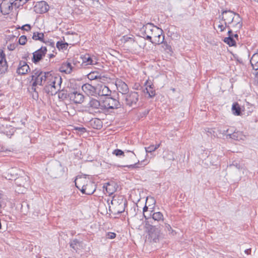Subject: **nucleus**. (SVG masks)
Masks as SVG:
<instances>
[{"mask_svg": "<svg viewBox=\"0 0 258 258\" xmlns=\"http://www.w3.org/2000/svg\"><path fill=\"white\" fill-rule=\"evenodd\" d=\"M142 37L153 44H160L163 42V30L152 23H148L141 28Z\"/></svg>", "mask_w": 258, "mask_h": 258, "instance_id": "nucleus-1", "label": "nucleus"}, {"mask_svg": "<svg viewBox=\"0 0 258 258\" xmlns=\"http://www.w3.org/2000/svg\"><path fill=\"white\" fill-rule=\"evenodd\" d=\"M75 182L76 186L83 194L91 195L96 190V185L95 182L87 179L86 178L77 177Z\"/></svg>", "mask_w": 258, "mask_h": 258, "instance_id": "nucleus-2", "label": "nucleus"}, {"mask_svg": "<svg viewBox=\"0 0 258 258\" xmlns=\"http://www.w3.org/2000/svg\"><path fill=\"white\" fill-rule=\"evenodd\" d=\"M125 104L130 107L135 108L139 101V95L138 92L131 91L123 96Z\"/></svg>", "mask_w": 258, "mask_h": 258, "instance_id": "nucleus-3", "label": "nucleus"}, {"mask_svg": "<svg viewBox=\"0 0 258 258\" xmlns=\"http://www.w3.org/2000/svg\"><path fill=\"white\" fill-rule=\"evenodd\" d=\"M145 220L150 224H154L155 221L160 223H164V216L160 212H154L153 210L150 211L149 215H144Z\"/></svg>", "mask_w": 258, "mask_h": 258, "instance_id": "nucleus-4", "label": "nucleus"}, {"mask_svg": "<svg viewBox=\"0 0 258 258\" xmlns=\"http://www.w3.org/2000/svg\"><path fill=\"white\" fill-rule=\"evenodd\" d=\"M120 104L118 100L111 97H106L101 106V109L108 110L109 109H117Z\"/></svg>", "mask_w": 258, "mask_h": 258, "instance_id": "nucleus-5", "label": "nucleus"}, {"mask_svg": "<svg viewBox=\"0 0 258 258\" xmlns=\"http://www.w3.org/2000/svg\"><path fill=\"white\" fill-rule=\"evenodd\" d=\"M47 49L46 46H41L39 49L34 51L32 54V62L35 64H37L45 56Z\"/></svg>", "mask_w": 258, "mask_h": 258, "instance_id": "nucleus-6", "label": "nucleus"}, {"mask_svg": "<svg viewBox=\"0 0 258 258\" xmlns=\"http://www.w3.org/2000/svg\"><path fill=\"white\" fill-rule=\"evenodd\" d=\"M150 226L151 227L146 228L148 230L149 238H150L153 242L156 243L159 241L162 229H159V227L155 228V226L150 225Z\"/></svg>", "mask_w": 258, "mask_h": 258, "instance_id": "nucleus-7", "label": "nucleus"}, {"mask_svg": "<svg viewBox=\"0 0 258 258\" xmlns=\"http://www.w3.org/2000/svg\"><path fill=\"white\" fill-rule=\"evenodd\" d=\"M13 0H4L0 4V10L3 15H6L10 14L13 9Z\"/></svg>", "mask_w": 258, "mask_h": 258, "instance_id": "nucleus-8", "label": "nucleus"}, {"mask_svg": "<svg viewBox=\"0 0 258 258\" xmlns=\"http://www.w3.org/2000/svg\"><path fill=\"white\" fill-rule=\"evenodd\" d=\"M234 12L229 10L222 11L221 14L219 16V19L224 22H228V24H231L234 21L233 17Z\"/></svg>", "mask_w": 258, "mask_h": 258, "instance_id": "nucleus-9", "label": "nucleus"}, {"mask_svg": "<svg viewBox=\"0 0 258 258\" xmlns=\"http://www.w3.org/2000/svg\"><path fill=\"white\" fill-rule=\"evenodd\" d=\"M48 79L47 84L50 85L55 90L57 86L60 87L62 83L61 77L59 75L52 76L50 74V76Z\"/></svg>", "mask_w": 258, "mask_h": 258, "instance_id": "nucleus-10", "label": "nucleus"}, {"mask_svg": "<svg viewBox=\"0 0 258 258\" xmlns=\"http://www.w3.org/2000/svg\"><path fill=\"white\" fill-rule=\"evenodd\" d=\"M69 99L75 104H81L84 101V96L77 90H74L70 92Z\"/></svg>", "mask_w": 258, "mask_h": 258, "instance_id": "nucleus-11", "label": "nucleus"}, {"mask_svg": "<svg viewBox=\"0 0 258 258\" xmlns=\"http://www.w3.org/2000/svg\"><path fill=\"white\" fill-rule=\"evenodd\" d=\"M49 174L53 178H57L61 173V165L60 163H56L51 164L49 167Z\"/></svg>", "mask_w": 258, "mask_h": 258, "instance_id": "nucleus-12", "label": "nucleus"}, {"mask_svg": "<svg viewBox=\"0 0 258 258\" xmlns=\"http://www.w3.org/2000/svg\"><path fill=\"white\" fill-rule=\"evenodd\" d=\"M49 8L48 5L44 1L37 2L34 7V11L38 14L45 13L48 11Z\"/></svg>", "mask_w": 258, "mask_h": 258, "instance_id": "nucleus-13", "label": "nucleus"}, {"mask_svg": "<svg viewBox=\"0 0 258 258\" xmlns=\"http://www.w3.org/2000/svg\"><path fill=\"white\" fill-rule=\"evenodd\" d=\"M144 86L146 87L143 90L144 93H147L149 98H153L156 95V91L153 83L151 81L147 80Z\"/></svg>", "mask_w": 258, "mask_h": 258, "instance_id": "nucleus-14", "label": "nucleus"}, {"mask_svg": "<svg viewBox=\"0 0 258 258\" xmlns=\"http://www.w3.org/2000/svg\"><path fill=\"white\" fill-rule=\"evenodd\" d=\"M115 85L118 91L124 95L128 93L129 88L127 84L120 79H116Z\"/></svg>", "mask_w": 258, "mask_h": 258, "instance_id": "nucleus-15", "label": "nucleus"}, {"mask_svg": "<svg viewBox=\"0 0 258 258\" xmlns=\"http://www.w3.org/2000/svg\"><path fill=\"white\" fill-rule=\"evenodd\" d=\"M113 154L115 155L116 156H123L131 159H135L136 157L135 154L133 151L129 150H125V152L120 149H115L113 152Z\"/></svg>", "mask_w": 258, "mask_h": 258, "instance_id": "nucleus-16", "label": "nucleus"}, {"mask_svg": "<svg viewBox=\"0 0 258 258\" xmlns=\"http://www.w3.org/2000/svg\"><path fill=\"white\" fill-rule=\"evenodd\" d=\"M30 71V68L27 62L21 60L19 62V66L17 69V73L19 75H24Z\"/></svg>", "mask_w": 258, "mask_h": 258, "instance_id": "nucleus-17", "label": "nucleus"}, {"mask_svg": "<svg viewBox=\"0 0 258 258\" xmlns=\"http://www.w3.org/2000/svg\"><path fill=\"white\" fill-rule=\"evenodd\" d=\"M8 70L7 62L6 59V54L4 50L0 49V72L5 73Z\"/></svg>", "mask_w": 258, "mask_h": 258, "instance_id": "nucleus-18", "label": "nucleus"}, {"mask_svg": "<svg viewBox=\"0 0 258 258\" xmlns=\"http://www.w3.org/2000/svg\"><path fill=\"white\" fill-rule=\"evenodd\" d=\"M120 204L116 205L115 207V214H120L125 211V206L127 205V201L122 197H120Z\"/></svg>", "mask_w": 258, "mask_h": 258, "instance_id": "nucleus-19", "label": "nucleus"}, {"mask_svg": "<svg viewBox=\"0 0 258 258\" xmlns=\"http://www.w3.org/2000/svg\"><path fill=\"white\" fill-rule=\"evenodd\" d=\"M252 69L255 71V76L258 78V53H254L250 60Z\"/></svg>", "mask_w": 258, "mask_h": 258, "instance_id": "nucleus-20", "label": "nucleus"}, {"mask_svg": "<svg viewBox=\"0 0 258 258\" xmlns=\"http://www.w3.org/2000/svg\"><path fill=\"white\" fill-rule=\"evenodd\" d=\"M82 62L81 64L82 67L85 68L89 64L93 65L96 63V61L93 60L89 54H87L83 57H81Z\"/></svg>", "mask_w": 258, "mask_h": 258, "instance_id": "nucleus-21", "label": "nucleus"}, {"mask_svg": "<svg viewBox=\"0 0 258 258\" xmlns=\"http://www.w3.org/2000/svg\"><path fill=\"white\" fill-rule=\"evenodd\" d=\"M69 244L70 247L77 252L78 250L82 248L83 243V241H80L77 239H74L71 240Z\"/></svg>", "mask_w": 258, "mask_h": 258, "instance_id": "nucleus-22", "label": "nucleus"}, {"mask_svg": "<svg viewBox=\"0 0 258 258\" xmlns=\"http://www.w3.org/2000/svg\"><path fill=\"white\" fill-rule=\"evenodd\" d=\"M73 67L71 63L69 62H63L59 68V71L61 72L69 74L72 73L73 71Z\"/></svg>", "mask_w": 258, "mask_h": 258, "instance_id": "nucleus-23", "label": "nucleus"}, {"mask_svg": "<svg viewBox=\"0 0 258 258\" xmlns=\"http://www.w3.org/2000/svg\"><path fill=\"white\" fill-rule=\"evenodd\" d=\"M227 136H229V138L236 141L243 140L245 138V136L240 131H235L232 134H228Z\"/></svg>", "mask_w": 258, "mask_h": 258, "instance_id": "nucleus-24", "label": "nucleus"}, {"mask_svg": "<svg viewBox=\"0 0 258 258\" xmlns=\"http://www.w3.org/2000/svg\"><path fill=\"white\" fill-rule=\"evenodd\" d=\"M82 89L86 93L91 95H93L96 91L95 87L89 83L84 84L82 87Z\"/></svg>", "mask_w": 258, "mask_h": 258, "instance_id": "nucleus-25", "label": "nucleus"}, {"mask_svg": "<svg viewBox=\"0 0 258 258\" xmlns=\"http://www.w3.org/2000/svg\"><path fill=\"white\" fill-rule=\"evenodd\" d=\"M6 178L9 180H15L16 183H17L18 185L20 186L22 185V184L19 183V180L22 179V177L17 178V174L12 173V170H9L7 173V175L6 176Z\"/></svg>", "mask_w": 258, "mask_h": 258, "instance_id": "nucleus-26", "label": "nucleus"}, {"mask_svg": "<svg viewBox=\"0 0 258 258\" xmlns=\"http://www.w3.org/2000/svg\"><path fill=\"white\" fill-rule=\"evenodd\" d=\"M50 76V73L49 72H44L43 75L36 79V80L38 82L39 85H43L45 82L48 81Z\"/></svg>", "mask_w": 258, "mask_h": 258, "instance_id": "nucleus-27", "label": "nucleus"}, {"mask_svg": "<svg viewBox=\"0 0 258 258\" xmlns=\"http://www.w3.org/2000/svg\"><path fill=\"white\" fill-rule=\"evenodd\" d=\"M90 123L93 128L99 130L102 127V122L101 119L95 118L90 120Z\"/></svg>", "mask_w": 258, "mask_h": 258, "instance_id": "nucleus-28", "label": "nucleus"}, {"mask_svg": "<svg viewBox=\"0 0 258 258\" xmlns=\"http://www.w3.org/2000/svg\"><path fill=\"white\" fill-rule=\"evenodd\" d=\"M111 93V91L109 89V87L105 85H103L100 87L98 94L100 96H109L110 95Z\"/></svg>", "mask_w": 258, "mask_h": 258, "instance_id": "nucleus-29", "label": "nucleus"}, {"mask_svg": "<svg viewBox=\"0 0 258 258\" xmlns=\"http://www.w3.org/2000/svg\"><path fill=\"white\" fill-rule=\"evenodd\" d=\"M161 40H163V42L160 43L162 44V47L165 51L171 55L173 53V50L171 46L166 41H164V35L162 36V38Z\"/></svg>", "mask_w": 258, "mask_h": 258, "instance_id": "nucleus-30", "label": "nucleus"}, {"mask_svg": "<svg viewBox=\"0 0 258 258\" xmlns=\"http://www.w3.org/2000/svg\"><path fill=\"white\" fill-rule=\"evenodd\" d=\"M102 103H100V101L94 98H91L89 101V106L94 109H101V106Z\"/></svg>", "mask_w": 258, "mask_h": 258, "instance_id": "nucleus-31", "label": "nucleus"}, {"mask_svg": "<svg viewBox=\"0 0 258 258\" xmlns=\"http://www.w3.org/2000/svg\"><path fill=\"white\" fill-rule=\"evenodd\" d=\"M44 34L42 32H34L32 36V39L35 41L39 40L41 42H44Z\"/></svg>", "mask_w": 258, "mask_h": 258, "instance_id": "nucleus-32", "label": "nucleus"}, {"mask_svg": "<svg viewBox=\"0 0 258 258\" xmlns=\"http://www.w3.org/2000/svg\"><path fill=\"white\" fill-rule=\"evenodd\" d=\"M234 15L236 16V17L234 19V21L236 22L235 25L240 30L242 27V19L238 13L234 12Z\"/></svg>", "mask_w": 258, "mask_h": 258, "instance_id": "nucleus-33", "label": "nucleus"}, {"mask_svg": "<svg viewBox=\"0 0 258 258\" xmlns=\"http://www.w3.org/2000/svg\"><path fill=\"white\" fill-rule=\"evenodd\" d=\"M232 110L235 115H240L241 114V109L238 103H234L232 106Z\"/></svg>", "mask_w": 258, "mask_h": 258, "instance_id": "nucleus-34", "label": "nucleus"}, {"mask_svg": "<svg viewBox=\"0 0 258 258\" xmlns=\"http://www.w3.org/2000/svg\"><path fill=\"white\" fill-rule=\"evenodd\" d=\"M71 91H68L67 90H62L58 92V97L59 99L64 100L67 98H70V92Z\"/></svg>", "mask_w": 258, "mask_h": 258, "instance_id": "nucleus-35", "label": "nucleus"}, {"mask_svg": "<svg viewBox=\"0 0 258 258\" xmlns=\"http://www.w3.org/2000/svg\"><path fill=\"white\" fill-rule=\"evenodd\" d=\"M98 74L99 73L97 72H93L88 74L87 77L90 80H96L97 79L102 80V78H104V77H101L100 75H98Z\"/></svg>", "mask_w": 258, "mask_h": 258, "instance_id": "nucleus-36", "label": "nucleus"}, {"mask_svg": "<svg viewBox=\"0 0 258 258\" xmlns=\"http://www.w3.org/2000/svg\"><path fill=\"white\" fill-rule=\"evenodd\" d=\"M44 73L39 69H35L32 71V75L30 76L31 80H36L40 76L43 75Z\"/></svg>", "mask_w": 258, "mask_h": 258, "instance_id": "nucleus-37", "label": "nucleus"}, {"mask_svg": "<svg viewBox=\"0 0 258 258\" xmlns=\"http://www.w3.org/2000/svg\"><path fill=\"white\" fill-rule=\"evenodd\" d=\"M223 41L227 44L229 46H234L236 45V43L232 37L229 36L224 38Z\"/></svg>", "mask_w": 258, "mask_h": 258, "instance_id": "nucleus-38", "label": "nucleus"}, {"mask_svg": "<svg viewBox=\"0 0 258 258\" xmlns=\"http://www.w3.org/2000/svg\"><path fill=\"white\" fill-rule=\"evenodd\" d=\"M69 46V43L67 42H64L62 41H58L56 44V47L59 50H66L67 49Z\"/></svg>", "mask_w": 258, "mask_h": 258, "instance_id": "nucleus-39", "label": "nucleus"}, {"mask_svg": "<svg viewBox=\"0 0 258 258\" xmlns=\"http://www.w3.org/2000/svg\"><path fill=\"white\" fill-rule=\"evenodd\" d=\"M145 226H146V228H150L151 227L150 226V225H153V226H155V228H159V229H162V228L164 227L163 226V223H160V222H158L157 221H155L154 222V224H150L149 223L147 222V220H145Z\"/></svg>", "mask_w": 258, "mask_h": 258, "instance_id": "nucleus-40", "label": "nucleus"}, {"mask_svg": "<svg viewBox=\"0 0 258 258\" xmlns=\"http://www.w3.org/2000/svg\"><path fill=\"white\" fill-rule=\"evenodd\" d=\"M160 146V144H156L155 145H152L148 147H145V150L147 153H151L155 151Z\"/></svg>", "mask_w": 258, "mask_h": 258, "instance_id": "nucleus-41", "label": "nucleus"}, {"mask_svg": "<svg viewBox=\"0 0 258 258\" xmlns=\"http://www.w3.org/2000/svg\"><path fill=\"white\" fill-rule=\"evenodd\" d=\"M54 90H53V89L52 88V87H51L50 85H49L48 84H47V85H46L43 88V91L44 92V93H46V94H49L50 93H51V94L52 95L53 94V92L54 91Z\"/></svg>", "mask_w": 258, "mask_h": 258, "instance_id": "nucleus-42", "label": "nucleus"}, {"mask_svg": "<svg viewBox=\"0 0 258 258\" xmlns=\"http://www.w3.org/2000/svg\"><path fill=\"white\" fill-rule=\"evenodd\" d=\"M233 166L239 170L242 168V165L239 162L236 161H232V163L230 164L229 166L230 168H231Z\"/></svg>", "mask_w": 258, "mask_h": 258, "instance_id": "nucleus-43", "label": "nucleus"}, {"mask_svg": "<svg viewBox=\"0 0 258 258\" xmlns=\"http://www.w3.org/2000/svg\"><path fill=\"white\" fill-rule=\"evenodd\" d=\"M27 41V37L25 35L21 36L19 39V43L20 45H24Z\"/></svg>", "mask_w": 258, "mask_h": 258, "instance_id": "nucleus-44", "label": "nucleus"}, {"mask_svg": "<svg viewBox=\"0 0 258 258\" xmlns=\"http://www.w3.org/2000/svg\"><path fill=\"white\" fill-rule=\"evenodd\" d=\"M140 164V161H138L137 163H134V164H132L130 165H122L121 167H127L128 168L134 169V168H139L140 167L138 166L137 165Z\"/></svg>", "mask_w": 258, "mask_h": 258, "instance_id": "nucleus-45", "label": "nucleus"}, {"mask_svg": "<svg viewBox=\"0 0 258 258\" xmlns=\"http://www.w3.org/2000/svg\"><path fill=\"white\" fill-rule=\"evenodd\" d=\"M43 42L45 43L47 46H49L51 47L54 50L55 49V43L52 40H48V41L44 40V42Z\"/></svg>", "mask_w": 258, "mask_h": 258, "instance_id": "nucleus-46", "label": "nucleus"}, {"mask_svg": "<svg viewBox=\"0 0 258 258\" xmlns=\"http://www.w3.org/2000/svg\"><path fill=\"white\" fill-rule=\"evenodd\" d=\"M121 40L122 42H123L124 43H125V42L130 41H131L132 42H134V40L133 38L129 37V36H128L127 35L123 36L122 37V38H121Z\"/></svg>", "mask_w": 258, "mask_h": 258, "instance_id": "nucleus-47", "label": "nucleus"}, {"mask_svg": "<svg viewBox=\"0 0 258 258\" xmlns=\"http://www.w3.org/2000/svg\"><path fill=\"white\" fill-rule=\"evenodd\" d=\"M19 28L23 30L29 31V30H31V26L30 24H27L23 25L21 27H19V28H18V29H19Z\"/></svg>", "mask_w": 258, "mask_h": 258, "instance_id": "nucleus-48", "label": "nucleus"}, {"mask_svg": "<svg viewBox=\"0 0 258 258\" xmlns=\"http://www.w3.org/2000/svg\"><path fill=\"white\" fill-rule=\"evenodd\" d=\"M33 81L31 89L33 91H35V90H38V87H36V86L37 85H39V83L36 80H33Z\"/></svg>", "mask_w": 258, "mask_h": 258, "instance_id": "nucleus-49", "label": "nucleus"}, {"mask_svg": "<svg viewBox=\"0 0 258 258\" xmlns=\"http://www.w3.org/2000/svg\"><path fill=\"white\" fill-rule=\"evenodd\" d=\"M106 235L107 238L112 239L116 237V234L114 232H109L107 233Z\"/></svg>", "mask_w": 258, "mask_h": 258, "instance_id": "nucleus-50", "label": "nucleus"}, {"mask_svg": "<svg viewBox=\"0 0 258 258\" xmlns=\"http://www.w3.org/2000/svg\"><path fill=\"white\" fill-rule=\"evenodd\" d=\"M111 184L109 183H107V185L106 187V191L109 193V195L112 194L114 191V190L113 189H111Z\"/></svg>", "mask_w": 258, "mask_h": 258, "instance_id": "nucleus-51", "label": "nucleus"}, {"mask_svg": "<svg viewBox=\"0 0 258 258\" xmlns=\"http://www.w3.org/2000/svg\"><path fill=\"white\" fill-rule=\"evenodd\" d=\"M163 224H164V228H165V230L168 231L169 232H170L171 231H173L172 228L169 224L166 223L164 222ZM172 232H171V233Z\"/></svg>", "mask_w": 258, "mask_h": 258, "instance_id": "nucleus-52", "label": "nucleus"}, {"mask_svg": "<svg viewBox=\"0 0 258 258\" xmlns=\"http://www.w3.org/2000/svg\"><path fill=\"white\" fill-rule=\"evenodd\" d=\"M34 93L32 94V97L35 100H37L38 99V90H35V91H33Z\"/></svg>", "mask_w": 258, "mask_h": 258, "instance_id": "nucleus-53", "label": "nucleus"}, {"mask_svg": "<svg viewBox=\"0 0 258 258\" xmlns=\"http://www.w3.org/2000/svg\"><path fill=\"white\" fill-rule=\"evenodd\" d=\"M12 3H13V7H15L16 8H18L21 6L18 5L19 4V1L18 0H13L12 1Z\"/></svg>", "mask_w": 258, "mask_h": 258, "instance_id": "nucleus-54", "label": "nucleus"}, {"mask_svg": "<svg viewBox=\"0 0 258 258\" xmlns=\"http://www.w3.org/2000/svg\"><path fill=\"white\" fill-rule=\"evenodd\" d=\"M15 48H16V44L14 43L10 44V45H9L8 46V49L9 50L12 51V50H14Z\"/></svg>", "mask_w": 258, "mask_h": 258, "instance_id": "nucleus-55", "label": "nucleus"}, {"mask_svg": "<svg viewBox=\"0 0 258 258\" xmlns=\"http://www.w3.org/2000/svg\"><path fill=\"white\" fill-rule=\"evenodd\" d=\"M120 197L118 198L117 199H114L111 201V204H117V205L120 204Z\"/></svg>", "mask_w": 258, "mask_h": 258, "instance_id": "nucleus-56", "label": "nucleus"}, {"mask_svg": "<svg viewBox=\"0 0 258 258\" xmlns=\"http://www.w3.org/2000/svg\"><path fill=\"white\" fill-rule=\"evenodd\" d=\"M218 28L220 29V31L221 32H222V31H224L225 29H226V27H224V26L220 23V24L218 25Z\"/></svg>", "mask_w": 258, "mask_h": 258, "instance_id": "nucleus-57", "label": "nucleus"}, {"mask_svg": "<svg viewBox=\"0 0 258 258\" xmlns=\"http://www.w3.org/2000/svg\"><path fill=\"white\" fill-rule=\"evenodd\" d=\"M19 6H23L29 0H18Z\"/></svg>", "mask_w": 258, "mask_h": 258, "instance_id": "nucleus-58", "label": "nucleus"}, {"mask_svg": "<svg viewBox=\"0 0 258 258\" xmlns=\"http://www.w3.org/2000/svg\"><path fill=\"white\" fill-rule=\"evenodd\" d=\"M148 212V207L145 205V207L143 208V216H144L145 215L147 214V212Z\"/></svg>", "mask_w": 258, "mask_h": 258, "instance_id": "nucleus-59", "label": "nucleus"}, {"mask_svg": "<svg viewBox=\"0 0 258 258\" xmlns=\"http://www.w3.org/2000/svg\"><path fill=\"white\" fill-rule=\"evenodd\" d=\"M77 130L79 131L81 133H85L86 132V129L85 127H77Z\"/></svg>", "mask_w": 258, "mask_h": 258, "instance_id": "nucleus-60", "label": "nucleus"}, {"mask_svg": "<svg viewBox=\"0 0 258 258\" xmlns=\"http://www.w3.org/2000/svg\"><path fill=\"white\" fill-rule=\"evenodd\" d=\"M227 33H228V37L231 36V37H232V38H233V33L231 29H229Z\"/></svg>", "mask_w": 258, "mask_h": 258, "instance_id": "nucleus-61", "label": "nucleus"}, {"mask_svg": "<svg viewBox=\"0 0 258 258\" xmlns=\"http://www.w3.org/2000/svg\"><path fill=\"white\" fill-rule=\"evenodd\" d=\"M140 88H142V87L139 84H135L134 88L136 90H139Z\"/></svg>", "mask_w": 258, "mask_h": 258, "instance_id": "nucleus-62", "label": "nucleus"}, {"mask_svg": "<svg viewBox=\"0 0 258 258\" xmlns=\"http://www.w3.org/2000/svg\"><path fill=\"white\" fill-rule=\"evenodd\" d=\"M224 24H225L224 27H226V28H228V30H229V29H230V26L229 25V24L228 23V22H225Z\"/></svg>", "mask_w": 258, "mask_h": 258, "instance_id": "nucleus-63", "label": "nucleus"}, {"mask_svg": "<svg viewBox=\"0 0 258 258\" xmlns=\"http://www.w3.org/2000/svg\"><path fill=\"white\" fill-rule=\"evenodd\" d=\"M251 252V249L250 248H249V249H247L245 250V253L247 254H250Z\"/></svg>", "mask_w": 258, "mask_h": 258, "instance_id": "nucleus-64", "label": "nucleus"}]
</instances>
